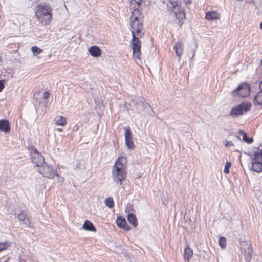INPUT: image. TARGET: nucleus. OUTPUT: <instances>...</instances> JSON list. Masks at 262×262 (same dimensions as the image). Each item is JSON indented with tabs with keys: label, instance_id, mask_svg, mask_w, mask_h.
Segmentation results:
<instances>
[{
	"label": "nucleus",
	"instance_id": "29",
	"mask_svg": "<svg viewBox=\"0 0 262 262\" xmlns=\"http://www.w3.org/2000/svg\"><path fill=\"white\" fill-rule=\"evenodd\" d=\"M11 245V243L10 242H8L7 241L4 242H1L0 243V251H2L3 250H4L8 248V247H10Z\"/></svg>",
	"mask_w": 262,
	"mask_h": 262
},
{
	"label": "nucleus",
	"instance_id": "36",
	"mask_svg": "<svg viewBox=\"0 0 262 262\" xmlns=\"http://www.w3.org/2000/svg\"><path fill=\"white\" fill-rule=\"evenodd\" d=\"M50 96V93L48 91H45L43 93V97L44 99H47Z\"/></svg>",
	"mask_w": 262,
	"mask_h": 262
},
{
	"label": "nucleus",
	"instance_id": "16",
	"mask_svg": "<svg viewBox=\"0 0 262 262\" xmlns=\"http://www.w3.org/2000/svg\"><path fill=\"white\" fill-rule=\"evenodd\" d=\"M10 130V127L9 121L5 119L0 120V130L8 133Z\"/></svg>",
	"mask_w": 262,
	"mask_h": 262
},
{
	"label": "nucleus",
	"instance_id": "20",
	"mask_svg": "<svg viewBox=\"0 0 262 262\" xmlns=\"http://www.w3.org/2000/svg\"><path fill=\"white\" fill-rule=\"evenodd\" d=\"M193 254V250L189 247H186L184 250L185 262H189Z\"/></svg>",
	"mask_w": 262,
	"mask_h": 262
},
{
	"label": "nucleus",
	"instance_id": "27",
	"mask_svg": "<svg viewBox=\"0 0 262 262\" xmlns=\"http://www.w3.org/2000/svg\"><path fill=\"white\" fill-rule=\"evenodd\" d=\"M139 7L134 6V9L132 12L131 16L142 17L141 11L139 9Z\"/></svg>",
	"mask_w": 262,
	"mask_h": 262
},
{
	"label": "nucleus",
	"instance_id": "37",
	"mask_svg": "<svg viewBox=\"0 0 262 262\" xmlns=\"http://www.w3.org/2000/svg\"><path fill=\"white\" fill-rule=\"evenodd\" d=\"M225 146L226 147H227V146H234V144L231 141H226V143L225 144Z\"/></svg>",
	"mask_w": 262,
	"mask_h": 262
},
{
	"label": "nucleus",
	"instance_id": "4",
	"mask_svg": "<svg viewBox=\"0 0 262 262\" xmlns=\"http://www.w3.org/2000/svg\"><path fill=\"white\" fill-rule=\"evenodd\" d=\"M29 150L32 163L37 167L42 166L45 163L44 157L33 146L29 147Z\"/></svg>",
	"mask_w": 262,
	"mask_h": 262
},
{
	"label": "nucleus",
	"instance_id": "12",
	"mask_svg": "<svg viewBox=\"0 0 262 262\" xmlns=\"http://www.w3.org/2000/svg\"><path fill=\"white\" fill-rule=\"evenodd\" d=\"M132 39L131 41V46L132 48H141V42L139 40V36L136 34V32H132Z\"/></svg>",
	"mask_w": 262,
	"mask_h": 262
},
{
	"label": "nucleus",
	"instance_id": "8",
	"mask_svg": "<svg viewBox=\"0 0 262 262\" xmlns=\"http://www.w3.org/2000/svg\"><path fill=\"white\" fill-rule=\"evenodd\" d=\"M241 251L244 255L245 259L249 262L252 258V249L251 244L249 241H244L241 243Z\"/></svg>",
	"mask_w": 262,
	"mask_h": 262
},
{
	"label": "nucleus",
	"instance_id": "24",
	"mask_svg": "<svg viewBox=\"0 0 262 262\" xmlns=\"http://www.w3.org/2000/svg\"><path fill=\"white\" fill-rule=\"evenodd\" d=\"M116 224L121 228H124L126 225V222L124 218L118 217L116 220Z\"/></svg>",
	"mask_w": 262,
	"mask_h": 262
},
{
	"label": "nucleus",
	"instance_id": "6",
	"mask_svg": "<svg viewBox=\"0 0 262 262\" xmlns=\"http://www.w3.org/2000/svg\"><path fill=\"white\" fill-rule=\"evenodd\" d=\"M251 104L250 103H242L231 109L230 115L234 118L236 117L239 115H243L244 112H248L251 108Z\"/></svg>",
	"mask_w": 262,
	"mask_h": 262
},
{
	"label": "nucleus",
	"instance_id": "42",
	"mask_svg": "<svg viewBox=\"0 0 262 262\" xmlns=\"http://www.w3.org/2000/svg\"><path fill=\"white\" fill-rule=\"evenodd\" d=\"M259 88L260 90H262V80H261V81L260 82V83H259Z\"/></svg>",
	"mask_w": 262,
	"mask_h": 262
},
{
	"label": "nucleus",
	"instance_id": "34",
	"mask_svg": "<svg viewBox=\"0 0 262 262\" xmlns=\"http://www.w3.org/2000/svg\"><path fill=\"white\" fill-rule=\"evenodd\" d=\"M142 0H130V4L132 6L133 5H137L136 7H139Z\"/></svg>",
	"mask_w": 262,
	"mask_h": 262
},
{
	"label": "nucleus",
	"instance_id": "35",
	"mask_svg": "<svg viewBox=\"0 0 262 262\" xmlns=\"http://www.w3.org/2000/svg\"><path fill=\"white\" fill-rule=\"evenodd\" d=\"M253 155L256 156L257 157H258L260 159L262 160V149L259 151H254Z\"/></svg>",
	"mask_w": 262,
	"mask_h": 262
},
{
	"label": "nucleus",
	"instance_id": "26",
	"mask_svg": "<svg viewBox=\"0 0 262 262\" xmlns=\"http://www.w3.org/2000/svg\"><path fill=\"white\" fill-rule=\"evenodd\" d=\"M254 100L257 104L262 105V90H260V91L256 94L254 97Z\"/></svg>",
	"mask_w": 262,
	"mask_h": 262
},
{
	"label": "nucleus",
	"instance_id": "2",
	"mask_svg": "<svg viewBox=\"0 0 262 262\" xmlns=\"http://www.w3.org/2000/svg\"><path fill=\"white\" fill-rule=\"evenodd\" d=\"M123 158H119L113 167L112 173L114 182L119 185L122 184V181L125 179L126 172L124 164L121 161Z\"/></svg>",
	"mask_w": 262,
	"mask_h": 262
},
{
	"label": "nucleus",
	"instance_id": "33",
	"mask_svg": "<svg viewBox=\"0 0 262 262\" xmlns=\"http://www.w3.org/2000/svg\"><path fill=\"white\" fill-rule=\"evenodd\" d=\"M231 166V163L229 162H227L225 164V166L224 168V173L228 174L229 173V168Z\"/></svg>",
	"mask_w": 262,
	"mask_h": 262
},
{
	"label": "nucleus",
	"instance_id": "9",
	"mask_svg": "<svg viewBox=\"0 0 262 262\" xmlns=\"http://www.w3.org/2000/svg\"><path fill=\"white\" fill-rule=\"evenodd\" d=\"M250 157H251V170L256 172H260L262 171V160L258 157H257L252 154L249 155Z\"/></svg>",
	"mask_w": 262,
	"mask_h": 262
},
{
	"label": "nucleus",
	"instance_id": "46",
	"mask_svg": "<svg viewBox=\"0 0 262 262\" xmlns=\"http://www.w3.org/2000/svg\"><path fill=\"white\" fill-rule=\"evenodd\" d=\"M260 65H261V66H262V59H261V60H260Z\"/></svg>",
	"mask_w": 262,
	"mask_h": 262
},
{
	"label": "nucleus",
	"instance_id": "32",
	"mask_svg": "<svg viewBox=\"0 0 262 262\" xmlns=\"http://www.w3.org/2000/svg\"><path fill=\"white\" fill-rule=\"evenodd\" d=\"M31 50L34 55L39 54L43 52V50L38 48L37 46H32L31 48Z\"/></svg>",
	"mask_w": 262,
	"mask_h": 262
},
{
	"label": "nucleus",
	"instance_id": "18",
	"mask_svg": "<svg viewBox=\"0 0 262 262\" xmlns=\"http://www.w3.org/2000/svg\"><path fill=\"white\" fill-rule=\"evenodd\" d=\"M82 228L88 231H96V228L94 226L93 223L89 220H86L84 222V224H83Z\"/></svg>",
	"mask_w": 262,
	"mask_h": 262
},
{
	"label": "nucleus",
	"instance_id": "45",
	"mask_svg": "<svg viewBox=\"0 0 262 262\" xmlns=\"http://www.w3.org/2000/svg\"><path fill=\"white\" fill-rule=\"evenodd\" d=\"M2 62V58L0 56V63Z\"/></svg>",
	"mask_w": 262,
	"mask_h": 262
},
{
	"label": "nucleus",
	"instance_id": "3",
	"mask_svg": "<svg viewBox=\"0 0 262 262\" xmlns=\"http://www.w3.org/2000/svg\"><path fill=\"white\" fill-rule=\"evenodd\" d=\"M131 32H136V34L140 37H143L144 35L143 32V25L142 17H130Z\"/></svg>",
	"mask_w": 262,
	"mask_h": 262
},
{
	"label": "nucleus",
	"instance_id": "22",
	"mask_svg": "<svg viewBox=\"0 0 262 262\" xmlns=\"http://www.w3.org/2000/svg\"><path fill=\"white\" fill-rule=\"evenodd\" d=\"M54 120L55 121V123L57 125L65 126L67 123L66 119L64 117L61 116H57L54 119Z\"/></svg>",
	"mask_w": 262,
	"mask_h": 262
},
{
	"label": "nucleus",
	"instance_id": "10",
	"mask_svg": "<svg viewBox=\"0 0 262 262\" xmlns=\"http://www.w3.org/2000/svg\"><path fill=\"white\" fill-rule=\"evenodd\" d=\"M125 142L128 148L133 149L135 145L132 141V132L129 127H125Z\"/></svg>",
	"mask_w": 262,
	"mask_h": 262
},
{
	"label": "nucleus",
	"instance_id": "43",
	"mask_svg": "<svg viewBox=\"0 0 262 262\" xmlns=\"http://www.w3.org/2000/svg\"><path fill=\"white\" fill-rule=\"evenodd\" d=\"M57 130H58V131H62V129L61 128H57Z\"/></svg>",
	"mask_w": 262,
	"mask_h": 262
},
{
	"label": "nucleus",
	"instance_id": "41",
	"mask_svg": "<svg viewBox=\"0 0 262 262\" xmlns=\"http://www.w3.org/2000/svg\"><path fill=\"white\" fill-rule=\"evenodd\" d=\"M124 229L125 230H126V231H129V230H130V227H129V226H127V227H126V226H125V228H124Z\"/></svg>",
	"mask_w": 262,
	"mask_h": 262
},
{
	"label": "nucleus",
	"instance_id": "15",
	"mask_svg": "<svg viewBox=\"0 0 262 262\" xmlns=\"http://www.w3.org/2000/svg\"><path fill=\"white\" fill-rule=\"evenodd\" d=\"M89 52L91 55L95 57H98L101 54L100 49L97 46H93L89 49Z\"/></svg>",
	"mask_w": 262,
	"mask_h": 262
},
{
	"label": "nucleus",
	"instance_id": "44",
	"mask_svg": "<svg viewBox=\"0 0 262 262\" xmlns=\"http://www.w3.org/2000/svg\"><path fill=\"white\" fill-rule=\"evenodd\" d=\"M260 28L262 29V22L260 24Z\"/></svg>",
	"mask_w": 262,
	"mask_h": 262
},
{
	"label": "nucleus",
	"instance_id": "11",
	"mask_svg": "<svg viewBox=\"0 0 262 262\" xmlns=\"http://www.w3.org/2000/svg\"><path fill=\"white\" fill-rule=\"evenodd\" d=\"M133 102L136 105V108L138 111L143 110L146 107L145 105L148 104L146 103L144 98L140 97H137Z\"/></svg>",
	"mask_w": 262,
	"mask_h": 262
},
{
	"label": "nucleus",
	"instance_id": "21",
	"mask_svg": "<svg viewBox=\"0 0 262 262\" xmlns=\"http://www.w3.org/2000/svg\"><path fill=\"white\" fill-rule=\"evenodd\" d=\"M205 18L208 20H216L220 18V15L216 12H209L206 13Z\"/></svg>",
	"mask_w": 262,
	"mask_h": 262
},
{
	"label": "nucleus",
	"instance_id": "28",
	"mask_svg": "<svg viewBox=\"0 0 262 262\" xmlns=\"http://www.w3.org/2000/svg\"><path fill=\"white\" fill-rule=\"evenodd\" d=\"M133 56L136 59H139L141 55L140 48H132Z\"/></svg>",
	"mask_w": 262,
	"mask_h": 262
},
{
	"label": "nucleus",
	"instance_id": "38",
	"mask_svg": "<svg viewBox=\"0 0 262 262\" xmlns=\"http://www.w3.org/2000/svg\"><path fill=\"white\" fill-rule=\"evenodd\" d=\"M4 88V84L3 80H0V92H1Z\"/></svg>",
	"mask_w": 262,
	"mask_h": 262
},
{
	"label": "nucleus",
	"instance_id": "40",
	"mask_svg": "<svg viewBox=\"0 0 262 262\" xmlns=\"http://www.w3.org/2000/svg\"><path fill=\"white\" fill-rule=\"evenodd\" d=\"M195 51H196V50L195 49H193L192 50V58L194 57V55H195Z\"/></svg>",
	"mask_w": 262,
	"mask_h": 262
},
{
	"label": "nucleus",
	"instance_id": "31",
	"mask_svg": "<svg viewBox=\"0 0 262 262\" xmlns=\"http://www.w3.org/2000/svg\"><path fill=\"white\" fill-rule=\"evenodd\" d=\"M219 244L222 249H225L226 247V239L224 237H220L219 239Z\"/></svg>",
	"mask_w": 262,
	"mask_h": 262
},
{
	"label": "nucleus",
	"instance_id": "1",
	"mask_svg": "<svg viewBox=\"0 0 262 262\" xmlns=\"http://www.w3.org/2000/svg\"><path fill=\"white\" fill-rule=\"evenodd\" d=\"M35 16L42 25L48 24L52 19L51 6L46 3L37 5Z\"/></svg>",
	"mask_w": 262,
	"mask_h": 262
},
{
	"label": "nucleus",
	"instance_id": "30",
	"mask_svg": "<svg viewBox=\"0 0 262 262\" xmlns=\"http://www.w3.org/2000/svg\"><path fill=\"white\" fill-rule=\"evenodd\" d=\"M105 205L109 208H111L114 207V201L112 197L106 198L105 200Z\"/></svg>",
	"mask_w": 262,
	"mask_h": 262
},
{
	"label": "nucleus",
	"instance_id": "25",
	"mask_svg": "<svg viewBox=\"0 0 262 262\" xmlns=\"http://www.w3.org/2000/svg\"><path fill=\"white\" fill-rule=\"evenodd\" d=\"M238 134L243 136L242 139L245 142L250 144L253 142V139L248 138L247 134L243 130H239Z\"/></svg>",
	"mask_w": 262,
	"mask_h": 262
},
{
	"label": "nucleus",
	"instance_id": "14",
	"mask_svg": "<svg viewBox=\"0 0 262 262\" xmlns=\"http://www.w3.org/2000/svg\"><path fill=\"white\" fill-rule=\"evenodd\" d=\"M173 13H174L176 18L179 20L178 22L179 25L181 26L183 24V22H181V20L185 18V14L184 12L183 9L181 7Z\"/></svg>",
	"mask_w": 262,
	"mask_h": 262
},
{
	"label": "nucleus",
	"instance_id": "17",
	"mask_svg": "<svg viewBox=\"0 0 262 262\" xmlns=\"http://www.w3.org/2000/svg\"><path fill=\"white\" fill-rule=\"evenodd\" d=\"M167 6L169 10H172L173 12H175L181 7L178 1L170 0L167 4Z\"/></svg>",
	"mask_w": 262,
	"mask_h": 262
},
{
	"label": "nucleus",
	"instance_id": "23",
	"mask_svg": "<svg viewBox=\"0 0 262 262\" xmlns=\"http://www.w3.org/2000/svg\"><path fill=\"white\" fill-rule=\"evenodd\" d=\"M127 220L128 222L133 225L134 227H136L137 226V220L134 214L132 213L128 214L127 215Z\"/></svg>",
	"mask_w": 262,
	"mask_h": 262
},
{
	"label": "nucleus",
	"instance_id": "5",
	"mask_svg": "<svg viewBox=\"0 0 262 262\" xmlns=\"http://www.w3.org/2000/svg\"><path fill=\"white\" fill-rule=\"evenodd\" d=\"M39 172L43 177L50 179L53 178L55 176L58 177V174L52 166L44 163L38 170Z\"/></svg>",
	"mask_w": 262,
	"mask_h": 262
},
{
	"label": "nucleus",
	"instance_id": "39",
	"mask_svg": "<svg viewBox=\"0 0 262 262\" xmlns=\"http://www.w3.org/2000/svg\"><path fill=\"white\" fill-rule=\"evenodd\" d=\"M192 0H186L185 1V4L186 5H190L192 4Z\"/></svg>",
	"mask_w": 262,
	"mask_h": 262
},
{
	"label": "nucleus",
	"instance_id": "19",
	"mask_svg": "<svg viewBox=\"0 0 262 262\" xmlns=\"http://www.w3.org/2000/svg\"><path fill=\"white\" fill-rule=\"evenodd\" d=\"M174 49L177 56L180 58L183 52V45L180 42L176 43Z\"/></svg>",
	"mask_w": 262,
	"mask_h": 262
},
{
	"label": "nucleus",
	"instance_id": "7",
	"mask_svg": "<svg viewBox=\"0 0 262 262\" xmlns=\"http://www.w3.org/2000/svg\"><path fill=\"white\" fill-rule=\"evenodd\" d=\"M250 88L249 84L244 83L239 85L235 90L232 91L233 96H239L241 97H246L250 94Z\"/></svg>",
	"mask_w": 262,
	"mask_h": 262
},
{
	"label": "nucleus",
	"instance_id": "13",
	"mask_svg": "<svg viewBox=\"0 0 262 262\" xmlns=\"http://www.w3.org/2000/svg\"><path fill=\"white\" fill-rule=\"evenodd\" d=\"M17 217L19 221L24 222V223L26 225L28 226L30 225V220L27 216V212L26 211H21L17 214Z\"/></svg>",
	"mask_w": 262,
	"mask_h": 262
}]
</instances>
